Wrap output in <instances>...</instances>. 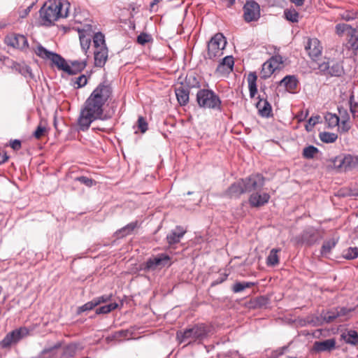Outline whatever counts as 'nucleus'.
<instances>
[{
    "instance_id": "c756f323",
    "label": "nucleus",
    "mask_w": 358,
    "mask_h": 358,
    "mask_svg": "<svg viewBox=\"0 0 358 358\" xmlns=\"http://www.w3.org/2000/svg\"><path fill=\"white\" fill-rule=\"evenodd\" d=\"M316 231L313 229H309L303 231L302 234V241L306 244L310 245H313L315 241Z\"/></svg>"
},
{
    "instance_id": "052dcab7",
    "label": "nucleus",
    "mask_w": 358,
    "mask_h": 358,
    "mask_svg": "<svg viewBox=\"0 0 358 358\" xmlns=\"http://www.w3.org/2000/svg\"><path fill=\"white\" fill-rule=\"evenodd\" d=\"M111 295H103L96 298H94V300L96 303H97V306L101 303H105L108 301L110 299Z\"/></svg>"
},
{
    "instance_id": "69168bd1",
    "label": "nucleus",
    "mask_w": 358,
    "mask_h": 358,
    "mask_svg": "<svg viewBox=\"0 0 358 358\" xmlns=\"http://www.w3.org/2000/svg\"><path fill=\"white\" fill-rule=\"evenodd\" d=\"M339 113L342 117L341 123L343 124L344 127H345V125L349 120V116H348V115H346V117H344V116L342 115V110L341 109H339Z\"/></svg>"
},
{
    "instance_id": "2eb2a0df",
    "label": "nucleus",
    "mask_w": 358,
    "mask_h": 358,
    "mask_svg": "<svg viewBox=\"0 0 358 358\" xmlns=\"http://www.w3.org/2000/svg\"><path fill=\"white\" fill-rule=\"evenodd\" d=\"M305 49L307 51L308 55L314 59L319 57L322 53V46L320 42L317 38H310L308 39Z\"/></svg>"
},
{
    "instance_id": "bb28decb",
    "label": "nucleus",
    "mask_w": 358,
    "mask_h": 358,
    "mask_svg": "<svg viewBox=\"0 0 358 358\" xmlns=\"http://www.w3.org/2000/svg\"><path fill=\"white\" fill-rule=\"evenodd\" d=\"M79 38L82 49L86 53L90 48L92 36L87 34L84 30L79 31Z\"/></svg>"
},
{
    "instance_id": "a211bd4d",
    "label": "nucleus",
    "mask_w": 358,
    "mask_h": 358,
    "mask_svg": "<svg viewBox=\"0 0 358 358\" xmlns=\"http://www.w3.org/2000/svg\"><path fill=\"white\" fill-rule=\"evenodd\" d=\"M175 93L180 106H185L189 102V91L188 87L180 85L175 89Z\"/></svg>"
},
{
    "instance_id": "6e6d98bb",
    "label": "nucleus",
    "mask_w": 358,
    "mask_h": 358,
    "mask_svg": "<svg viewBox=\"0 0 358 358\" xmlns=\"http://www.w3.org/2000/svg\"><path fill=\"white\" fill-rule=\"evenodd\" d=\"M87 83V78L85 75H81L76 78L74 82L75 85H77V88L84 87Z\"/></svg>"
},
{
    "instance_id": "c9c22d12",
    "label": "nucleus",
    "mask_w": 358,
    "mask_h": 358,
    "mask_svg": "<svg viewBox=\"0 0 358 358\" xmlns=\"http://www.w3.org/2000/svg\"><path fill=\"white\" fill-rule=\"evenodd\" d=\"M255 285L252 282H237L232 287V291L234 293H239L243 292L246 288H250Z\"/></svg>"
},
{
    "instance_id": "c85d7f7f",
    "label": "nucleus",
    "mask_w": 358,
    "mask_h": 358,
    "mask_svg": "<svg viewBox=\"0 0 358 358\" xmlns=\"http://www.w3.org/2000/svg\"><path fill=\"white\" fill-rule=\"evenodd\" d=\"M71 65L70 66V71L67 73L69 75H75L80 71H82L87 65V62L85 60L83 61H78L75 60L71 62Z\"/></svg>"
},
{
    "instance_id": "603ef678",
    "label": "nucleus",
    "mask_w": 358,
    "mask_h": 358,
    "mask_svg": "<svg viewBox=\"0 0 358 358\" xmlns=\"http://www.w3.org/2000/svg\"><path fill=\"white\" fill-rule=\"evenodd\" d=\"M46 132V128L45 126H43L41 124H39L37 127L36 131L34 133V136L36 139H40Z\"/></svg>"
},
{
    "instance_id": "3c124183",
    "label": "nucleus",
    "mask_w": 358,
    "mask_h": 358,
    "mask_svg": "<svg viewBox=\"0 0 358 358\" xmlns=\"http://www.w3.org/2000/svg\"><path fill=\"white\" fill-rule=\"evenodd\" d=\"M152 39L151 36L146 33H141L137 37V42L141 45H145Z\"/></svg>"
},
{
    "instance_id": "4d7b16f0",
    "label": "nucleus",
    "mask_w": 358,
    "mask_h": 358,
    "mask_svg": "<svg viewBox=\"0 0 358 358\" xmlns=\"http://www.w3.org/2000/svg\"><path fill=\"white\" fill-rule=\"evenodd\" d=\"M350 110L352 113V115L355 117L357 115V113H358V105L356 102L354 101V96H351L350 99Z\"/></svg>"
},
{
    "instance_id": "f704fd0d",
    "label": "nucleus",
    "mask_w": 358,
    "mask_h": 358,
    "mask_svg": "<svg viewBox=\"0 0 358 358\" xmlns=\"http://www.w3.org/2000/svg\"><path fill=\"white\" fill-rule=\"evenodd\" d=\"M319 138L324 143H331L336 141L338 135L335 133L323 131L320 133Z\"/></svg>"
},
{
    "instance_id": "cd10ccee",
    "label": "nucleus",
    "mask_w": 358,
    "mask_h": 358,
    "mask_svg": "<svg viewBox=\"0 0 358 358\" xmlns=\"http://www.w3.org/2000/svg\"><path fill=\"white\" fill-rule=\"evenodd\" d=\"M349 36L348 44L349 48L354 50H358V31L356 29L352 28L348 34Z\"/></svg>"
},
{
    "instance_id": "e433bc0d",
    "label": "nucleus",
    "mask_w": 358,
    "mask_h": 358,
    "mask_svg": "<svg viewBox=\"0 0 358 358\" xmlns=\"http://www.w3.org/2000/svg\"><path fill=\"white\" fill-rule=\"evenodd\" d=\"M136 227L137 222H131L126 225L125 227L120 229L117 233L119 234L120 236L124 237L129 234H131Z\"/></svg>"
},
{
    "instance_id": "864d4df0",
    "label": "nucleus",
    "mask_w": 358,
    "mask_h": 358,
    "mask_svg": "<svg viewBox=\"0 0 358 358\" xmlns=\"http://www.w3.org/2000/svg\"><path fill=\"white\" fill-rule=\"evenodd\" d=\"M75 180L79 181L82 184H84L87 187H92L94 184V180L86 176H80L75 178Z\"/></svg>"
},
{
    "instance_id": "f257e3e1",
    "label": "nucleus",
    "mask_w": 358,
    "mask_h": 358,
    "mask_svg": "<svg viewBox=\"0 0 358 358\" xmlns=\"http://www.w3.org/2000/svg\"><path fill=\"white\" fill-rule=\"evenodd\" d=\"M112 94L110 84L103 82L98 85L85 101L78 118L79 129L87 131L92 122L103 120V106Z\"/></svg>"
},
{
    "instance_id": "ddd939ff",
    "label": "nucleus",
    "mask_w": 358,
    "mask_h": 358,
    "mask_svg": "<svg viewBox=\"0 0 358 358\" xmlns=\"http://www.w3.org/2000/svg\"><path fill=\"white\" fill-rule=\"evenodd\" d=\"M6 43L15 48L24 50L28 47L27 38L21 34H10L6 37Z\"/></svg>"
},
{
    "instance_id": "393cba45",
    "label": "nucleus",
    "mask_w": 358,
    "mask_h": 358,
    "mask_svg": "<svg viewBox=\"0 0 358 358\" xmlns=\"http://www.w3.org/2000/svg\"><path fill=\"white\" fill-rule=\"evenodd\" d=\"M131 336V333L128 329H122L114 332L111 336L106 338L108 341H121L122 338L129 339Z\"/></svg>"
},
{
    "instance_id": "a878e982",
    "label": "nucleus",
    "mask_w": 358,
    "mask_h": 358,
    "mask_svg": "<svg viewBox=\"0 0 358 358\" xmlns=\"http://www.w3.org/2000/svg\"><path fill=\"white\" fill-rule=\"evenodd\" d=\"M257 79V76L255 72H251L248 74V83L249 91H250V96L251 97H254L257 92V84H256Z\"/></svg>"
},
{
    "instance_id": "9b49d317",
    "label": "nucleus",
    "mask_w": 358,
    "mask_h": 358,
    "mask_svg": "<svg viewBox=\"0 0 358 358\" xmlns=\"http://www.w3.org/2000/svg\"><path fill=\"white\" fill-rule=\"evenodd\" d=\"M29 334V330L25 327H21L8 334L1 341L2 348H8L11 344L18 342Z\"/></svg>"
},
{
    "instance_id": "774afa93",
    "label": "nucleus",
    "mask_w": 358,
    "mask_h": 358,
    "mask_svg": "<svg viewBox=\"0 0 358 358\" xmlns=\"http://www.w3.org/2000/svg\"><path fill=\"white\" fill-rule=\"evenodd\" d=\"M287 349V347H282L279 350L278 355H282L284 352Z\"/></svg>"
},
{
    "instance_id": "0eeeda50",
    "label": "nucleus",
    "mask_w": 358,
    "mask_h": 358,
    "mask_svg": "<svg viewBox=\"0 0 358 358\" xmlns=\"http://www.w3.org/2000/svg\"><path fill=\"white\" fill-rule=\"evenodd\" d=\"M355 309V308H348L346 307L338 306L327 312H323L321 316L327 323L333 322L336 320H338V322H343L350 317V313L354 311Z\"/></svg>"
},
{
    "instance_id": "13d9d810",
    "label": "nucleus",
    "mask_w": 358,
    "mask_h": 358,
    "mask_svg": "<svg viewBox=\"0 0 358 358\" xmlns=\"http://www.w3.org/2000/svg\"><path fill=\"white\" fill-rule=\"evenodd\" d=\"M227 277H228L227 273H220V276L216 280H213L211 282V286L215 287V286L224 282L227 280Z\"/></svg>"
},
{
    "instance_id": "6ab92c4d",
    "label": "nucleus",
    "mask_w": 358,
    "mask_h": 358,
    "mask_svg": "<svg viewBox=\"0 0 358 358\" xmlns=\"http://www.w3.org/2000/svg\"><path fill=\"white\" fill-rule=\"evenodd\" d=\"M245 193L242 179L231 184L227 191V194L231 198H238Z\"/></svg>"
},
{
    "instance_id": "a19ab883",
    "label": "nucleus",
    "mask_w": 358,
    "mask_h": 358,
    "mask_svg": "<svg viewBox=\"0 0 358 358\" xmlns=\"http://www.w3.org/2000/svg\"><path fill=\"white\" fill-rule=\"evenodd\" d=\"M318 152L319 150L316 147L309 145L303 148L302 155L306 159H313Z\"/></svg>"
},
{
    "instance_id": "37998d69",
    "label": "nucleus",
    "mask_w": 358,
    "mask_h": 358,
    "mask_svg": "<svg viewBox=\"0 0 358 358\" xmlns=\"http://www.w3.org/2000/svg\"><path fill=\"white\" fill-rule=\"evenodd\" d=\"M188 88H199L200 82L194 76H189L185 80Z\"/></svg>"
},
{
    "instance_id": "8fccbe9b",
    "label": "nucleus",
    "mask_w": 358,
    "mask_h": 358,
    "mask_svg": "<svg viewBox=\"0 0 358 358\" xmlns=\"http://www.w3.org/2000/svg\"><path fill=\"white\" fill-rule=\"evenodd\" d=\"M358 256V248H349L345 254V257L348 259H353L357 258Z\"/></svg>"
},
{
    "instance_id": "aec40b11",
    "label": "nucleus",
    "mask_w": 358,
    "mask_h": 358,
    "mask_svg": "<svg viewBox=\"0 0 358 358\" xmlns=\"http://www.w3.org/2000/svg\"><path fill=\"white\" fill-rule=\"evenodd\" d=\"M299 81L295 76H286L282 79L279 85L284 86L286 90L289 92H294L296 89Z\"/></svg>"
},
{
    "instance_id": "de8ad7c7",
    "label": "nucleus",
    "mask_w": 358,
    "mask_h": 358,
    "mask_svg": "<svg viewBox=\"0 0 358 358\" xmlns=\"http://www.w3.org/2000/svg\"><path fill=\"white\" fill-rule=\"evenodd\" d=\"M96 306H97V303H96L94 301V300L93 299L91 301H89V302L85 303L82 306H80L78 308V313H80L82 312L90 310L93 309L94 307H96Z\"/></svg>"
},
{
    "instance_id": "5701e85b",
    "label": "nucleus",
    "mask_w": 358,
    "mask_h": 358,
    "mask_svg": "<svg viewBox=\"0 0 358 358\" xmlns=\"http://www.w3.org/2000/svg\"><path fill=\"white\" fill-rule=\"evenodd\" d=\"M322 70H327V73L331 76H341L343 73V68L339 63H333L331 66L328 64L321 65Z\"/></svg>"
},
{
    "instance_id": "39448f33",
    "label": "nucleus",
    "mask_w": 358,
    "mask_h": 358,
    "mask_svg": "<svg viewBox=\"0 0 358 358\" xmlns=\"http://www.w3.org/2000/svg\"><path fill=\"white\" fill-rule=\"evenodd\" d=\"M34 52L38 57L43 59H49L52 64L56 66L59 70H62L66 73H70V65L59 55L48 50L41 45H38Z\"/></svg>"
},
{
    "instance_id": "dca6fc26",
    "label": "nucleus",
    "mask_w": 358,
    "mask_h": 358,
    "mask_svg": "<svg viewBox=\"0 0 358 358\" xmlns=\"http://www.w3.org/2000/svg\"><path fill=\"white\" fill-rule=\"evenodd\" d=\"M94 55V65L100 68L104 66L108 57V50L106 45H102L100 49H95Z\"/></svg>"
},
{
    "instance_id": "f3484780",
    "label": "nucleus",
    "mask_w": 358,
    "mask_h": 358,
    "mask_svg": "<svg viewBox=\"0 0 358 358\" xmlns=\"http://www.w3.org/2000/svg\"><path fill=\"white\" fill-rule=\"evenodd\" d=\"M336 341L333 338L323 341H315L313 346V350L316 352H330L335 348Z\"/></svg>"
},
{
    "instance_id": "680f3d73",
    "label": "nucleus",
    "mask_w": 358,
    "mask_h": 358,
    "mask_svg": "<svg viewBox=\"0 0 358 358\" xmlns=\"http://www.w3.org/2000/svg\"><path fill=\"white\" fill-rule=\"evenodd\" d=\"M10 145L14 150H19L21 148V141L17 139L11 141Z\"/></svg>"
},
{
    "instance_id": "9d476101",
    "label": "nucleus",
    "mask_w": 358,
    "mask_h": 358,
    "mask_svg": "<svg viewBox=\"0 0 358 358\" xmlns=\"http://www.w3.org/2000/svg\"><path fill=\"white\" fill-rule=\"evenodd\" d=\"M264 178L260 174H253L242 179L245 192H257L264 185Z\"/></svg>"
},
{
    "instance_id": "72a5a7b5",
    "label": "nucleus",
    "mask_w": 358,
    "mask_h": 358,
    "mask_svg": "<svg viewBox=\"0 0 358 358\" xmlns=\"http://www.w3.org/2000/svg\"><path fill=\"white\" fill-rule=\"evenodd\" d=\"M275 70L272 66V64L268 61L262 65V69L260 73V76L263 79L269 78Z\"/></svg>"
},
{
    "instance_id": "e2e57ef3",
    "label": "nucleus",
    "mask_w": 358,
    "mask_h": 358,
    "mask_svg": "<svg viewBox=\"0 0 358 358\" xmlns=\"http://www.w3.org/2000/svg\"><path fill=\"white\" fill-rule=\"evenodd\" d=\"M33 6H34V3H31L30 6H29L27 8L24 9L22 11H21L20 13V17L24 18V17H27L29 15V13H30L31 9L32 8Z\"/></svg>"
},
{
    "instance_id": "338daca9",
    "label": "nucleus",
    "mask_w": 358,
    "mask_h": 358,
    "mask_svg": "<svg viewBox=\"0 0 358 358\" xmlns=\"http://www.w3.org/2000/svg\"><path fill=\"white\" fill-rule=\"evenodd\" d=\"M296 6H301L303 4L304 0H290Z\"/></svg>"
},
{
    "instance_id": "473e14b6",
    "label": "nucleus",
    "mask_w": 358,
    "mask_h": 358,
    "mask_svg": "<svg viewBox=\"0 0 358 358\" xmlns=\"http://www.w3.org/2000/svg\"><path fill=\"white\" fill-rule=\"evenodd\" d=\"M280 251V249L273 248L271 250L268 256L267 257L266 263L268 266H275L279 263V257L278 252Z\"/></svg>"
},
{
    "instance_id": "5fc2aeb1",
    "label": "nucleus",
    "mask_w": 358,
    "mask_h": 358,
    "mask_svg": "<svg viewBox=\"0 0 358 358\" xmlns=\"http://www.w3.org/2000/svg\"><path fill=\"white\" fill-rule=\"evenodd\" d=\"M138 127L142 133H145L148 130V123L142 116L138 119Z\"/></svg>"
},
{
    "instance_id": "bf43d9fd",
    "label": "nucleus",
    "mask_w": 358,
    "mask_h": 358,
    "mask_svg": "<svg viewBox=\"0 0 358 358\" xmlns=\"http://www.w3.org/2000/svg\"><path fill=\"white\" fill-rule=\"evenodd\" d=\"M320 119V116L311 117L308 120V124L306 125V130L310 131L312 127H313L317 123H318Z\"/></svg>"
},
{
    "instance_id": "09e8293b",
    "label": "nucleus",
    "mask_w": 358,
    "mask_h": 358,
    "mask_svg": "<svg viewBox=\"0 0 358 358\" xmlns=\"http://www.w3.org/2000/svg\"><path fill=\"white\" fill-rule=\"evenodd\" d=\"M268 62L272 64L275 70L280 69L282 64V57L280 56L272 57Z\"/></svg>"
},
{
    "instance_id": "58836bf2",
    "label": "nucleus",
    "mask_w": 358,
    "mask_h": 358,
    "mask_svg": "<svg viewBox=\"0 0 358 358\" xmlns=\"http://www.w3.org/2000/svg\"><path fill=\"white\" fill-rule=\"evenodd\" d=\"M93 43L95 49H100L102 48V45H106L104 35L101 32L94 34L93 36Z\"/></svg>"
},
{
    "instance_id": "2f4dec72",
    "label": "nucleus",
    "mask_w": 358,
    "mask_h": 358,
    "mask_svg": "<svg viewBox=\"0 0 358 358\" xmlns=\"http://www.w3.org/2000/svg\"><path fill=\"white\" fill-rule=\"evenodd\" d=\"M57 346V348H59V346ZM77 349V346L75 344H69L66 345L63 350L62 352L61 353L59 350H58V355H61V358H69L71 357H73L74 354L76 353Z\"/></svg>"
},
{
    "instance_id": "4be33fe9",
    "label": "nucleus",
    "mask_w": 358,
    "mask_h": 358,
    "mask_svg": "<svg viewBox=\"0 0 358 358\" xmlns=\"http://www.w3.org/2000/svg\"><path fill=\"white\" fill-rule=\"evenodd\" d=\"M186 231L181 227H177L176 231H172L166 236L167 242L169 245L176 244L180 242V238L185 235Z\"/></svg>"
},
{
    "instance_id": "4468645a",
    "label": "nucleus",
    "mask_w": 358,
    "mask_h": 358,
    "mask_svg": "<svg viewBox=\"0 0 358 358\" xmlns=\"http://www.w3.org/2000/svg\"><path fill=\"white\" fill-rule=\"evenodd\" d=\"M270 197V195L266 192L259 193L257 191L250 196L249 203L252 207H260L267 203Z\"/></svg>"
},
{
    "instance_id": "4c0bfd02",
    "label": "nucleus",
    "mask_w": 358,
    "mask_h": 358,
    "mask_svg": "<svg viewBox=\"0 0 358 358\" xmlns=\"http://www.w3.org/2000/svg\"><path fill=\"white\" fill-rule=\"evenodd\" d=\"M325 121L331 128L335 127L338 125L340 118L336 114L328 113L324 116Z\"/></svg>"
},
{
    "instance_id": "79ce46f5",
    "label": "nucleus",
    "mask_w": 358,
    "mask_h": 358,
    "mask_svg": "<svg viewBox=\"0 0 358 358\" xmlns=\"http://www.w3.org/2000/svg\"><path fill=\"white\" fill-rule=\"evenodd\" d=\"M117 303H110L109 304L101 306L96 310V314H106L115 310L117 307Z\"/></svg>"
},
{
    "instance_id": "49530a36",
    "label": "nucleus",
    "mask_w": 358,
    "mask_h": 358,
    "mask_svg": "<svg viewBox=\"0 0 358 358\" xmlns=\"http://www.w3.org/2000/svg\"><path fill=\"white\" fill-rule=\"evenodd\" d=\"M352 29V27L347 24H338L336 26V31L338 35H341L345 32H347L348 34Z\"/></svg>"
},
{
    "instance_id": "423d86ee",
    "label": "nucleus",
    "mask_w": 358,
    "mask_h": 358,
    "mask_svg": "<svg viewBox=\"0 0 358 358\" xmlns=\"http://www.w3.org/2000/svg\"><path fill=\"white\" fill-rule=\"evenodd\" d=\"M227 41L222 34L217 33L211 38L208 43V52L206 58L214 59L223 55L222 50L225 48Z\"/></svg>"
},
{
    "instance_id": "c03bdc74",
    "label": "nucleus",
    "mask_w": 358,
    "mask_h": 358,
    "mask_svg": "<svg viewBox=\"0 0 358 358\" xmlns=\"http://www.w3.org/2000/svg\"><path fill=\"white\" fill-rule=\"evenodd\" d=\"M340 15L343 20L350 21L357 17V13L354 10H345Z\"/></svg>"
},
{
    "instance_id": "7c9ffc66",
    "label": "nucleus",
    "mask_w": 358,
    "mask_h": 358,
    "mask_svg": "<svg viewBox=\"0 0 358 358\" xmlns=\"http://www.w3.org/2000/svg\"><path fill=\"white\" fill-rule=\"evenodd\" d=\"M337 242L338 240L334 238L324 241L321 248V255L324 256L329 254L331 250L336 246Z\"/></svg>"
},
{
    "instance_id": "a18cd8bd",
    "label": "nucleus",
    "mask_w": 358,
    "mask_h": 358,
    "mask_svg": "<svg viewBox=\"0 0 358 358\" xmlns=\"http://www.w3.org/2000/svg\"><path fill=\"white\" fill-rule=\"evenodd\" d=\"M234 64V58L231 56H227L223 58L222 62L219 64L218 69L226 66L228 69L232 70Z\"/></svg>"
},
{
    "instance_id": "6e6552de",
    "label": "nucleus",
    "mask_w": 358,
    "mask_h": 358,
    "mask_svg": "<svg viewBox=\"0 0 358 358\" xmlns=\"http://www.w3.org/2000/svg\"><path fill=\"white\" fill-rule=\"evenodd\" d=\"M333 164L335 168L345 171L358 170V155L347 154L337 156L333 160Z\"/></svg>"
},
{
    "instance_id": "20e7f679",
    "label": "nucleus",
    "mask_w": 358,
    "mask_h": 358,
    "mask_svg": "<svg viewBox=\"0 0 358 358\" xmlns=\"http://www.w3.org/2000/svg\"><path fill=\"white\" fill-rule=\"evenodd\" d=\"M196 101L201 108L220 110L221 101L210 90H199L196 94Z\"/></svg>"
},
{
    "instance_id": "f03ea898",
    "label": "nucleus",
    "mask_w": 358,
    "mask_h": 358,
    "mask_svg": "<svg viewBox=\"0 0 358 358\" xmlns=\"http://www.w3.org/2000/svg\"><path fill=\"white\" fill-rule=\"evenodd\" d=\"M69 6V3L64 4L60 0L46 1L39 10L42 24L50 26L59 18L66 17Z\"/></svg>"
},
{
    "instance_id": "b1692460",
    "label": "nucleus",
    "mask_w": 358,
    "mask_h": 358,
    "mask_svg": "<svg viewBox=\"0 0 358 358\" xmlns=\"http://www.w3.org/2000/svg\"><path fill=\"white\" fill-rule=\"evenodd\" d=\"M341 336L346 343L352 345L358 344V334L355 330H349L347 332H343Z\"/></svg>"
},
{
    "instance_id": "ea45409f",
    "label": "nucleus",
    "mask_w": 358,
    "mask_h": 358,
    "mask_svg": "<svg viewBox=\"0 0 358 358\" xmlns=\"http://www.w3.org/2000/svg\"><path fill=\"white\" fill-rule=\"evenodd\" d=\"M284 15L285 18L292 22L299 21V14L295 9H286L284 11Z\"/></svg>"
},
{
    "instance_id": "1a4fd4ad",
    "label": "nucleus",
    "mask_w": 358,
    "mask_h": 358,
    "mask_svg": "<svg viewBox=\"0 0 358 358\" xmlns=\"http://www.w3.org/2000/svg\"><path fill=\"white\" fill-rule=\"evenodd\" d=\"M243 10V17L246 22H256L260 18V6L254 0L246 1Z\"/></svg>"
},
{
    "instance_id": "7ed1b4c3",
    "label": "nucleus",
    "mask_w": 358,
    "mask_h": 358,
    "mask_svg": "<svg viewBox=\"0 0 358 358\" xmlns=\"http://www.w3.org/2000/svg\"><path fill=\"white\" fill-rule=\"evenodd\" d=\"M210 331V326L203 323L197 324L184 331H177L176 338L180 343L187 342V345L194 342L200 343L208 336Z\"/></svg>"
},
{
    "instance_id": "0e129e2a",
    "label": "nucleus",
    "mask_w": 358,
    "mask_h": 358,
    "mask_svg": "<svg viewBox=\"0 0 358 358\" xmlns=\"http://www.w3.org/2000/svg\"><path fill=\"white\" fill-rule=\"evenodd\" d=\"M8 159V156L7 155L6 152L3 153H0V164H3L6 162Z\"/></svg>"
},
{
    "instance_id": "412c9836",
    "label": "nucleus",
    "mask_w": 358,
    "mask_h": 358,
    "mask_svg": "<svg viewBox=\"0 0 358 358\" xmlns=\"http://www.w3.org/2000/svg\"><path fill=\"white\" fill-rule=\"evenodd\" d=\"M256 107L262 117H268L271 115L272 108L267 99H259L256 104Z\"/></svg>"
},
{
    "instance_id": "f8f14e48",
    "label": "nucleus",
    "mask_w": 358,
    "mask_h": 358,
    "mask_svg": "<svg viewBox=\"0 0 358 358\" xmlns=\"http://www.w3.org/2000/svg\"><path fill=\"white\" fill-rule=\"evenodd\" d=\"M170 257L166 254H160L149 258L145 262V269L148 271L162 268L169 264Z\"/></svg>"
}]
</instances>
